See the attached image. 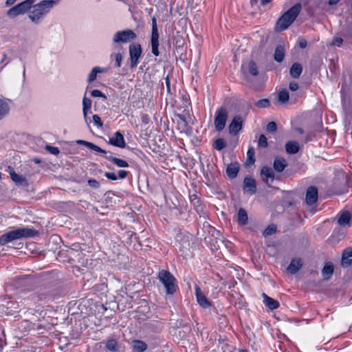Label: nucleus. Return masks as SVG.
<instances>
[{
	"instance_id": "obj_52",
	"label": "nucleus",
	"mask_w": 352,
	"mask_h": 352,
	"mask_svg": "<svg viewBox=\"0 0 352 352\" xmlns=\"http://www.w3.org/2000/svg\"><path fill=\"white\" fill-rule=\"evenodd\" d=\"M129 174V172L124 170H120L118 173V178L119 179H124Z\"/></svg>"
},
{
	"instance_id": "obj_59",
	"label": "nucleus",
	"mask_w": 352,
	"mask_h": 352,
	"mask_svg": "<svg viewBox=\"0 0 352 352\" xmlns=\"http://www.w3.org/2000/svg\"><path fill=\"white\" fill-rule=\"evenodd\" d=\"M340 0H329L328 1V3L330 5V6H333V5H336L338 3Z\"/></svg>"
},
{
	"instance_id": "obj_20",
	"label": "nucleus",
	"mask_w": 352,
	"mask_h": 352,
	"mask_svg": "<svg viewBox=\"0 0 352 352\" xmlns=\"http://www.w3.org/2000/svg\"><path fill=\"white\" fill-rule=\"evenodd\" d=\"M262 296L263 298V302L265 303V306L267 307L270 309H276L279 307V302L276 300H274L269 297L265 293H263Z\"/></svg>"
},
{
	"instance_id": "obj_49",
	"label": "nucleus",
	"mask_w": 352,
	"mask_h": 352,
	"mask_svg": "<svg viewBox=\"0 0 352 352\" xmlns=\"http://www.w3.org/2000/svg\"><path fill=\"white\" fill-rule=\"evenodd\" d=\"M88 185L93 188H98L100 187V183L94 179H90L87 182Z\"/></svg>"
},
{
	"instance_id": "obj_6",
	"label": "nucleus",
	"mask_w": 352,
	"mask_h": 352,
	"mask_svg": "<svg viewBox=\"0 0 352 352\" xmlns=\"http://www.w3.org/2000/svg\"><path fill=\"white\" fill-rule=\"evenodd\" d=\"M228 119V111L224 107L219 109L215 113L214 124L217 131H221L226 126Z\"/></svg>"
},
{
	"instance_id": "obj_36",
	"label": "nucleus",
	"mask_w": 352,
	"mask_h": 352,
	"mask_svg": "<svg viewBox=\"0 0 352 352\" xmlns=\"http://www.w3.org/2000/svg\"><path fill=\"white\" fill-rule=\"evenodd\" d=\"M289 99V92L286 89H283L278 93V102L285 104Z\"/></svg>"
},
{
	"instance_id": "obj_25",
	"label": "nucleus",
	"mask_w": 352,
	"mask_h": 352,
	"mask_svg": "<svg viewBox=\"0 0 352 352\" xmlns=\"http://www.w3.org/2000/svg\"><path fill=\"white\" fill-rule=\"evenodd\" d=\"M10 112V105L8 101L0 99V120H3Z\"/></svg>"
},
{
	"instance_id": "obj_18",
	"label": "nucleus",
	"mask_w": 352,
	"mask_h": 352,
	"mask_svg": "<svg viewBox=\"0 0 352 352\" xmlns=\"http://www.w3.org/2000/svg\"><path fill=\"white\" fill-rule=\"evenodd\" d=\"M334 267L333 265L331 262L325 263L322 270V275L323 276L324 280H329L333 274Z\"/></svg>"
},
{
	"instance_id": "obj_35",
	"label": "nucleus",
	"mask_w": 352,
	"mask_h": 352,
	"mask_svg": "<svg viewBox=\"0 0 352 352\" xmlns=\"http://www.w3.org/2000/svg\"><path fill=\"white\" fill-rule=\"evenodd\" d=\"M254 148L253 147H250L247 152V160L246 164L248 165H252L255 162L254 158Z\"/></svg>"
},
{
	"instance_id": "obj_27",
	"label": "nucleus",
	"mask_w": 352,
	"mask_h": 352,
	"mask_svg": "<svg viewBox=\"0 0 352 352\" xmlns=\"http://www.w3.org/2000/svg\"><path fill=\"white\" fill-rule=\"evenodd\" d=\"M302 264L300 259H292L287 267V271L291 274H296L301 267Z\"/></svg>"
},
{
	"instance_id": "obj_12",
	"label": "nucleus",
	"mask_w": 352,
	"mask_h": 352,
	"mask_svg": "<svg viewBox=\"0 0 352 352\" xmlns=\"http://www.w3.org/2000/svg\"><path fill=\"white\" fill-rule=\"evenodd\" d=\"M243 188L250 195H254L256 192V181L250 177H245L243 180Z\"/></svg>"
},
{
	"instance_id": "obj_48",
	"label": "nucleus",
	"mask_w": 352,
	"mask_h": 352,
	"mask_svg": "<svg viewBox=\"0 0 352 352\" xmlns=\"http://www.w3.org/2000/svg\"><path fill=\"white\" fill-rule=\"evenodd\" d=\"M46 150H47L50 153L53 155H58L60 153V151L58 147L52 146H46Z\"/></svg>"
},
{
	"instance_id": "obj_14",
	"label": "nucleus",
	"mask_w": 352,
	"mask_h": 352,
	"mask_svg": "<svg viewBox=\"0 0 352 352\" xmlns=\"http://www.w3.org/2000/svg\"><path fill=\"white\" fill-rule=\"evenodd\" d=\"M195 294L197 302L201 307L208 308L210 306V302L208 300L207 298L201 292L200 287L198 285H196L195 287Z\"/></svg>"
},
{
	"instance_id": "obj_15",
	"label": "nucleus",
	"mask_w": 352,
	"mask_h": 352,
	"mask_svg": "<svg viewBox=\"0 0 352 352\" xmlns=\"http://www.w3.org/2000/svg\"><path fill=\"white\" fill-rule=\"evenodd\" d=\"M242 70L245 75L247 74V72L253 76H256L258 74L257 65L253 60L249 61L247 65H243Z\"/></svg>"
},
{
	"instance_id": "obj_55",
	"label": "nucleus",
	"mask_w": 352,
	"mask_h": 352,
	"mask_svg": "<svg viewBox=\"0 0 352 352\" xmlns=\"http://www.w3.org/2000/svg\"><path fill=\"white\" fill-rule=\"evenodd\" d=\"M307 46V41L305 39H302L299 42V47L302 49L305 48Z\"/></svg>"
},
{
	"instance_id": "obj_47",
	"label": "nucleus",
	"mask_w": 352,
	"mask_h": 352,
	"mask_svg": "<svg viewBox=\"0 0 352 352\" xmlns=\"http://www.w3.org/2000/svg\"><path fill=\"white\" fill-rule=\"evenodd\" d=\"M267 131L270 133H274L276 131L277 126L274 122H270L267 125Z\"/></svg>"
},
{
	"instance_id": "obj_26",
	"label": "nucleus",
	"mask_w": 352,
	"mask_h": 352,
	"mask_svg": "<svg viewBox=\"0 0 352 352\" xmlns=\"http://www.w3.org/2000/svg\"><path fill=\"white\" fill-rule=\"evenodd\" d=\"M302 72V67L300 63H294L289 70V74L294 78H298Z\"/></svg>"
},
{
	"instance_id": "obj_23",
	"label": "nucleus",
	"mask_w": 352,
	"mask_h": 352,
	"mask_svg": "<svg viewBox=\"0 0 352 352\" xmlns=\"http://www.w3.org/2000/svg\"><path fill=\"white\" fill-rule=\"evenodd\" d=\"M286 160L283 158H276L274 161L273 167L274 170H276L278 173H281L284 170V169L287 166Z\"/></svg>"
},
{
	"instance_id": "obj_42",
	"label": "nucleus",
	"mask_w": 352,
	"mask_h": 352,
	"mask_svg": "<svg viewBox=\"0 0 352 352\" xmlns=\"http://www.w3.org/2000/svg\"><path fill=\"white\" fill-rule=\"evenodd\" d=\"M113 57H114L115 61H116L115 66L117 67H120L121 66V63H122V56L121 53L118 52V53L112 54L111 55V58H112Z\"/></svg>"
},
{
	"instance_id": "obj_41",
	"label": "nucleus",
	"mask_w": 352,
	"mask_h": 352,
	"mask_svg": "<svg viewBox=\"0 0 352 352\" xmlns=\"http://www.w3.org/2000/svg\"><path fill=\"white\" fill-rule=\"evenodd\" d=\"M177 116L182 121L181 124H182L184 127H186L188 125L187 117H189L188 112L184 111L182 114H178Z\"/></svg>"
},
{
	"instance_id": "obj_5",
	"label": "nucleus",
	"mask_w": 352,
	"mask_h": 352,
	"mask_svg": "<svg viewBox=\"0 0 352 352\" xmlns=\"http://www.w3.org/2000/svg\"><path fill=\"white\" fill-rule=\"evenodd\" d=\"M137 37L136 34L130 29L117 32L113 38L114 43H126L131 42L135 39Z\"/></svg>"
},
{
	"instance_id": "obj_40",
	"label": "nucleus",
	"mask_w": 352,
	"mask_h": 352,
	"mask_svg": "<svg viewBox=\"0 0 352 352\" xmlns=\"http://www.w3.org/2000/svg\"><path fill=\"white\" fill-rule=\"evenodd\" d=\"M276 231V227L275 225H270L268 226L263 232V235L265 236H271L274 234Z\"/></svg>"
},
{
	"instance_id": "obj_13",
	"label": "nucleus",
	"mask_w": 352,
	"mask_h": 352,
	"mask_svg": "<svg viewBox=\"0 0 352 352\" xmlns=\"http://www.w3.org/2000/svg\"><path fill=\"white\" fill-rule=\"evenodd\" d=\"M10 169V175L12 180L18 186H27L28 185V181L25 177L17 174L13 168L10 166L8 167Z\"/></svg>"
},
{
	"instance_id": "obj_50",
	"label": "nucleus",
	"mask_w": 352,
	"mask_h": 352,
	"mask_svg": "<svg viewBox=\"0 0 352 352\" xmlns=\"http://www.w3.org/2000/svg\"><path fill=\"white\" fill-rule=\"evenodd\" d=\"M93 122L96 125H97L98 127H102L103 124L101 121L100 118L98 115H94L93 116Z\"/></svg>"
},
{
	"instance_id": "obj_58",
	"label": "nucleus",
	"mask_w": 352,
	"mask_h": 352,
	"mask_svg": "<svg viewBox=\"0 0 352 352\" xmlns=\"http://www.w3.org/2000/svg\"><path fill=\"white\" fill-rule=\"evenodd\" d=\"M16 1V0H6V6H10L13 5Z\"/></svg>"
},
{
	"instance_id": "obj_46",
	"label": "nucleus",
	"mask_w": 352,
	"mask_h": 352,
	"mask_svg": "<svg viewBox=\"0 0 352 352\" xmlns=\"http://www.w3.org/2000/svg\"><path fill=\"white\" fill-rule=\"evenodd\" d=\"M151 47H152V53L157 56H159V50H158V47H159V42H151Z\"/></svg>"
},
{
	"instance_id": "obj_53",
	"label": "nucleus",
	"mask_w": 352,
	"mask_h": 352,
	"mask_svg": "<svg viewBox=\"0 0 352 352\" xmlns=\"http://www.w3.org/2000/svg\"><path fill=\"white\" fill-rule=\"evenodd\" d=\"M298 85L297 82H291L289 85V88L291 91H296L297 89H298Z\"/></svg>"
},
{
	"instance_id": "obj_30",
	"label": "nucleus",
	"mask_w": 352,
	"mask_h": 352,
	"mask_svg": "<svg viewBox=\"0 0 352 352\" xmlns=\"http://www.w3.org/2000/svg\"><path fill=\"white\" fill-rule=\"evenodd\" d=\"M34 1V0H25L17 4V6H19V8H20L21 12L24 14L32 8Z\"/></svg>"
},
{
	"instance_id": "obj_1",
	"label": "nucleus",
	"mask_w": 352,
	"mask_h": 352,
	"mask_svg": "<svg viewBox=\"0 0 352 352\" xmlns=\"http://www.w3.org/2000/svg\"><path fill=\"white\" fill-rule=\"evenodd\" d=\"M38 234V231L29 228H17L10 231L0 236V245H4L8 243L23 238L34 237Z\"/></svg>"
},
{
	"instance_id": "obj_32",
	"label": "nucleus",
	"mask_w": 352,
	"mask_h": 352,
	"mask_svg": "<svg viewBox=\"0 0 352 352\" xmlns=\"http://www.w3.org/2000/svg\"><path fill=\"white\" fill-rule=\"evenodd\" d=\"M351 218V213L348 211H345L340 216L338 223L340 226H345L349 223Z\"/></svg>"
},
{
	"instance_id": "obj_62",
	"label": "nucleus",
	"mask_w": 352,
	"mask_h": 352,
	"mask_svg": "<svg viewBox=\"0 0 352 352\" xmlns=\"http://www.w3.org/2000/svg\"><path fill=\"white\" fill-rule=\"evenodd\" d=\"M166 83L168 90H170V80H169L168 77H167L166 78Z\"/></svg>"
},
{
	"instance_id": "obj_39",
	"label": "nucleus",
	"mask_w": 352,
	"mask_h": 352,
	"mask_svg": "<svg viewBox=\"0 0 352 352\" xmlns=\"http://www.w3.org/2000/svg\"><path fill=\"white\" fill-rule=\"evenodd\" d=\"M226 146V142L223 138L217 139L214 144V148L218 151H221Z\"/></svg>"
},
{
	"instance_id": "obj_29",
	"label": "nucleus",
	"mask_w": 352,
	"mask_h": 352,
	"mask_svg": "<svg viewBox=\"0 0 352 352\" xmlns=\"http://www.w3.org/2000/svg\"><path fill=\"white\" fill-rule=\"evenodd\" d=\"M151 42H159V33L157 25V21L155 17L152 19V32Z\"/></svg>"
},
{
	"instance_id": "obj_61",
	"label": "nucleus",
	"mask_w": 352,
	"mask_h": 352,
	"mask_svg": "<svg viewBox=\"0 0 352 352\" xmlns=\"http://www.w3.org/2000/svg\"><path fill=\"white\" fill-rule=\"evenodd\" d=\"M7 58H8L7 54H3V58H2L1 61V63H5V62H6V60H7Z\"/></svg>"
},
{
	"instance_id": "obj_19",
	"label": "nucleus",
	"mask_w": 352,
	"mask_h": 352,
	"mask_svg": "<svg viewBox=\"0 0 352 352\" xmlns=\"http://www.w3.org/2000/svg\"><path fill=\"white\" fill-rule=\"evenodd\" d=\"M131 346L133 352H144L148 348L146 342L139 340H132Z\"/></svg>"
},
{
	"instance_id": "obj_21",
	"label": "nucleus",
	"mask_w": 352,
	"mask_h": 352,
	"mask_svg": "<svg viewBox=\"0 0 352 352\" xmlns=\"http://www.w3.org/2000/svg\"><path fill=\"white\" fill-rule=\"evenodd\" d=\"M239 170V164L237 163H232L227 166L226 173L230 179H234L237 176Z\"/></svg>"
},
{
	"instance_id": "obj_57",
	"label": "nucleus",
	"mask_w": 352,
	"mask_h": 352,
	"mask_svg": "<svg viewBox=\"0 0 352 352\" xmlns=\"http://www.w3.org/2000/svg\"><path fill=\"white\" fill-rule=\"evenodd\" d=\"M133 239H134L138 242L139 247L142 246V243L139 241V237H138L135 234L134 236L131 235V241Z\"/></svg>"
},
{
	"instance_id": "obj_16",
	"label": "nucleus",
	"mask_w": 352,
	"mask_h": 352,
	"mask_svg": "<svg viewBox=\"0 0 352 352\" xmlns=\"http://www.w3.org/2000/svg\"><path fill=\"white\" fill-rule=\"evenodd\" d=\"M352 265V248L345 249L342 255L341 265L347 267Z\"/></svg>"
},
{
	"instance_id": "obj_64",
	"label": "nucleus",
	"mask_w": 352,
	"mask_h": 352,
	"mask_svg": "<svg viewBox=\"0 0 352 352\" xmlns=\"http://www.w3.org/2000/svg\"><path fill=\"white\" fill-rule=\"evenodd\" d=\"M258 3V0H250V4L253 7L256 5Z\"/></svg>"
},
{
	"instance_id": "obj_11",
	"label": "nucleus",
	"mask_w": 352,
	"mask_h": 352,
	"mask_svg": "<svg viewBox=\"0 0 352 352\" xmlns=\"http://www.w3.org/2000/svg\"><path fill=\"white\" fill-rule=\"evenodd\" d=\"M318 189L315 186H309L306 192L305 200L307 204L312 205L318 200Z\"/></svg>"
},
{
	"instance_id": "obj_43",
	"label": "nucleus",
	"mask_w": 352,
	"mask_h": 352,
	"mask_svg": "<svg viewBox=\"0 0 352 352\" xmlns=\"http://www.w3.org/2000/svg\"><path fill=\"white\" fill-rule=\"evenodd\" d=\"M258 146L266 148L268 146L267 139L265 135H261L258 141Z\"/></svg>"
},
{
	"instance_id": "obj_60",
	"label": "nucleus",
	"mask_w": 352,
	"mask_h": 352,
	"mask_svg": "<svg viewBox=\"0 0 352 352\" xmlns=\"http://www.w3.org/2000/svg\"><path fill=\"white\" fill-rule=\"evenodd\" d=\"M196 210L199 212L203 211V207L201 204L196 206Z\"/></svg>"
},
{
	"instance_id": "obj_37",
	"label": "nucleus",
	"mask_w": 352,
	"mask_h": 352,
	"mask_svg": "<svg viewBox=\"0 0 352 352\" xmlns=\"http://www.w3.org/2000/svg\"><path fill=\"white\" fill-rule=\"evenodd\" d=\"M23 13L20 10V8H19V6L16 5L15 6L12 7V8L9 9L7 12V16L10 18H14L17 16L19 14H22Z\"/></svg>"
},
{
	"instance_id": "obj_7",
	"label": "nucleus",
	"mask_w": 352,
	"mask_h": 352,
	"mask_svg": "<svg viewBox=\"0 0 352 352\" xmlns=\"http://www.w3.org/2000/svg\"><path fill=\"white\" fill-rule=\"evenodd\" d=\"M142 54V47L140 44L134 43L129 46V55L131 67L135 68L138 65V60Z\"/></svg>"
},
{
	"instance_id": "obj_22",
	"label": "nucleus",
	"mask_w": 352,
	"mask_h": 352,
	"mask_svg": "<svg viewBox=\"0 0 352 352\" xmlns=\"http://www.w3.org/2000/svg\"><path fill=\"white\" fill-rule=\"evenodd\" d=\"M300 146L296 141H289L285 144L286 152L289 154H296L298 152Z\"/></svg>"
},
{
	"instance_id": "obj_33",
	"label": "nucleus",
	"mask_w": 352,
	"mask_h": 352,
	"mask_svg": "<svg viewBox=\"0 0 352 352\" xmlns=\"http://www.w3.org/2000/svg\"><path fill=\"white\" fill-rule=\"evenodd\" d=\"M82 106H83V108H82L83 116H84L85 120H87V111L91 107V100L85 96L83 98V100H82Z\"/></svg>"
},
{
	"instance_id": "obj_31",
	"label": "nucleus",
	"mask_w": 352,
	"mask_h": 352,
	"mask_svg": "<svg viewBox=\"0 0 352 352\" xmlns=\"http://www.w3.org/2000/svg\"><path fill=\"white\" fill-rule=\"evenodd\" d=\"M238 221L241 225H246L248 223V214L245 209L240 208L237 214Z\"/></svg>"
},
{
	"instance_id": "obj_10",
	"label": "nucleus",
	"mask_w": 352,
	"mask_h": 352,
	"mask_svg": "<svg viewBox=\"0 0 352 352\" xmlns=\"http://www.w3.org/2000/svg\"><path fill=\"white\" fill-rule=\"evenodd\" d=\"M108 143L114 146H117V147L122 148H123L126 146V143H125L124 136L119 131L116 132L113 135V136L109 138Z\"/></svg>"
},
{
	"instance_id": "obj_3",
	"label": "nucleus",
	"mask_w": 352,
	"mask_h": 352,
	"mask_svg": "<svg viewBox=\"0 0 352 352\" xmlns=\"http://www.w3.org/2000/svg\"><path fill=\"white\" fill-rule=\"evenodd\" d=\"M55 4L54 0H43L34 6V9L29 14L30 19L34 23H38L40 19L46 14Z\"/></svg>"
},
{
	"instance_id": "obj_44",
	"label": "nucleus",
	"mask_w": 352,
	"mask_h": 352,
	"mask_svg": "<svg viewBox=\"0 0 352 352\" xmlns=\"http://www.w3.org/2000/svg\"><path fill=\"white\" fill-rule=\"evenodd\" d=\"M270 104V102L268 99H261L259 100L256 103V105L258 108H265L269 107Z\"/></svg>"
},
{
	"instance_id": "obj_56",
	"label": "nucleus",
	"mask_w": 352,
	"mask_h": 352,
	"mask_svg": "<svg viewBox=\"0 0 352 352\" xmlns=\"http://www.w3.org/2000/svg\"><path fill=\"white\" fill-rule=\"evenodd\" d=\"M273 0H260L261 5L263 7L267 6L270 4Z\"/></svg>"
},
{
	"instance_id": "obj_4",
	"label": "nucleus",
	"mask_w": 352,
	"mask_h": 352,
	"mask_svg": "<svg viewBox=\"0 0 352 352\" xmlns=\"http://www.w3.org/2000/svg\"><path fill=\"white\" fill-rule=\"evenodd\" d=\"M160 281L164 285L167 294H173L177 289V280L167 270H161L158 274Z\"/></svg>"
},
{
	"instance_id": "obj_9",
	"label": "nucleus",
	"mask_w": 352,
	"mask_h": 352,
	"mask_svg": "<svg viewBox=\"0 0 352 352\" xmlns=\"http://www.w3.org/2000/svg\"><path fill=\"white\" fill-rule=\"evenodd\" d=\"M243 119L241 116H234L229 125V132L232 135H236L242 129Z\"/></svg>"
},
{
	"instance_id": "obj_34",
	"label": "nucleus",
	"mask_w": 352,
	"mask_h": 352,
	"mask_svg": "<svg viewBox=\"0 0 352 352\" xmlns=\"http://www.w3.org/2000/svg\"><path fill=\"white\" fill-rule=\"evenodd\" d=\"M102 72H103V69L99 67H94L92 69L91 72H90V74H89L88 79H87L88 82L90 83V82L94 81L97 77L98 73H102Z\"/></svg>"
},
{
	"instance_id": "obj_63",
	"label": "nucleus",
	"mask_w": 352,
	"mask_h": 352,
	"mask_svg": "<svg viewBox=\"0 0 352 352\" xmlns=\"http://www.w3.org/2000/svg\"><path fill=\"white\" fill-rule=\"evenodd\" d=\"M192 202L195 206L197 205H199V200L197 198H195V199L192 201Z\"/></svg>"
},
{
	"instance_id": "obj_28",
	"label": "nucleus",
	"mask_w": 352,
	"mask_h": 352,
	"mask_svg": "<svg viewBox=\"0 0 352 352\" xmlns=\"http://www.w3.org/2000/svg\"><path fill=\"white\" fill-rule=\"evenodd\" d=\"M284 57H285V48L283 45H279L275 49L274 58L276 62L280 63L283 60Z\"/></svg>"
},
{
	"instance_id": "obj_2",
	"label": "nucleus",
	"mask_w": 352,
	"mask_h": 352,
	"mask_svg": "<svg viewBox=\"0 0 352 352\" xmlns=\"http://www.w3.org/2000/svg\"><path fill=\"white\" fill-rule=\"evenodd\" d=\"M302 9L300 3H296L285 12L278 20L276 28L279 31H283L289 28V26L296 20Z\"/></svg>"
},
{
	"instance_id": "obj_17",
	"label": "nucleus",
	"mask_w": 352,
	"mask_h": 352,
	"mask_svg": "<svg viewBox=\"0 0 352 352\" xmlns=\"http://www.w3.org/2000/svg\"><path fill=\"white\" fill-rule=\"evenodd\" d=\"M76 143L80 145H84L88 148L98 153L107 154L108 153H109V151H107L106 150L101 148L98 146L85 140H79L76 141Z\"/></svg>"
},
{
	"instance_id": "obj_51",
	"label": "nucleus",
	"mask_w": 352,
	"mask_h": 352,
	"mask_svg": "<svg viewBox=\"0 0 352 352\" xmlns=\"http://www.w3.org/2000/svg\"><path fill=\"white\" fill-rule=\"evenodd\" d=\"M104 175H105V177H106L107 179H110V180L115 181V180H116V179H118L117 175H116L115 173H113L106 172V173H104Z\"/></svg>"
},
{
	"instance_id": "obj_54",
	"label": "nucleus",
	"mask_w": 352,
	"mask_h": 352,
	"mask_svg": "<svg viewBox=\"0 0 352 352\" xmlns=\"http://www.w3.org/2000/svg\"><path fill=\"white\" fill-rule=\"evenodd\" d=\"M343 43V39L340 37H336L333 41V44L337 46H340Z\"/></svg>"
},
{
	"instance_id": "obj_24",
	"label": "nucleus",
	"mask_w": 352,
	"mask_h": 352,
	"mask_svg": "<svg viewBox=\"0 0 352 352\" xmlns=\"http://www.w3.org/2000/svg\"><path fill=\"white\" fill-rule=\"evenodd\" d=\"M104 157L107 160L112 162L118 167H120V168H126V167H129L128 162L124 160H122V159H120V158H117V157H113L112 155H104Z\"/></svg>"
},
{
	"instance_id": "obj_38",
	"label": "nucleus",
	"mask_w": 352,
	"mask_h": 352,
	"mask_svg": "<svg viewBox=\"0 0 352 352\" xmlns=\"http://www.w3.org/2000/svg\"><path fill=\"white\" fill-rule=\"evenodd\" d=\"M106 348L111 351H117L118 350L117 341L114 339L108 340L106 342Z\"/></svg>"
},
{
	"instance_id": "obj_45",
	"label": "nucleus",
	"mask_w": 352,
	"mask_h": 352,
	"mask_svg": "<svg viewBox=\"0 0 352 352\" xmlns=\"http://www.w3.org/2000/svg\"><path fill=\"white\" fill-rule=\"evenodd\" d=\"M91 96L92 97H100V98H103L104 100H106L107 99V97L100 90L98 89H94L93 91H91Z\"/></svg>"
},
{
	"instance_id": "obj_8",
	"label": "nucleus",
	"mask_w": 352,
	"mask_h": 352,
	"mask_svg": "<svg viewBox=\"0 0 352 352\" xmlns=\"http://www.w3.org/2000/svg\"><path fill=\"white\" fill-rule=\"evenodd\" d=\"M261 177L263 182L270 186V182H273L274 179V172L270 167L263 166L261 170Z\"/></svg>"
}]
</instances>
